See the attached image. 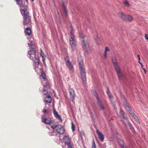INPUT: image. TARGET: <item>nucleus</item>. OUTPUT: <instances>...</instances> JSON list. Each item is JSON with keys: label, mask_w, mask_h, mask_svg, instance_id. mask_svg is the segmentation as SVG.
<instances>
[{"label": "nucleus", "mask_w": 148, "mask_h": 148, "mask_svg": "<svg viewBox=\"0 0 148 148\" xmlns=\"http://www.w3.org/2000/svg\"><path fill=\"white\" fill-rule=\"evenodd\" d=\"M27 6L22 5L20 7V11L24 18L23 25H31V22L29 13L27 11Z\"/></svg>", "instance_id": "f257e3e1"}, {"label": "nucleus", "mask_w": 148, "mask_h": 148, "mask_svg": "<svg viewBox=\"0 0 148 148\" xmlns=\"http://www.w3.org/2000/svg\"><path fill=\"white\" fill-rule=\"evenodd\" d=\"M78 60L79 64V68L80 71V74L82 77V79L83 82H85L86 81V76L83 61L82 58H80L78 59Z\"/></svg>", "instance_id": "f03ea898"}, {"label": "nucleus", "mask_w": 148, "mask_h": 148, "mask_svg": "<svg viewBox=\"0 0 148 148\" xmlns=\"http://www.w3.org/2000/svg\"><path fill=\"white\" fill-rule=\"evenodd\" d=\"M40 78L41 79L44 80L42 84L44 86L47 87L49 86V82L46 77V75L42 69L39 70Z\"/></svg>", "instance_id": "7ed1b4c3"}, {"label": "nucleus", "mask_w": 148, "mask_h": 148, "mask_svg": "<svg viewBox=\"0 0 148 148\" xmlns=\"http://www.w3.org/2000/svg\"><path fill=\"white\" fill-rule=\"evenodd\" d=\"M69 40L70 44L72 49L73 50L75 49L77 47L76 42L72 31L70 33Z\"/></svg>", "instance_id": "20e7f679"}, {"label": "nucleus", "mask_w": 148, "mask_h": 148, "mask_svg": "<svg viewBox=\"0 0 148 148\" xmlns=\"http://www.w3.org/2000/svg\"><path fill=\"white\" fill-rule=\"evenodd\" d=\"M30 58L32 60L35 65L37 63V56L36 55V50L34 48H32L31 50L28 52Z\"/></svg>", "instance_id": "39448f33"}, {"label": "nucleus", "mask_w": 148, "mask_h": 148, "mask_svg": "<svg viewBox=\"0 0 148 148\" xmlns=\"http://www.w3.org/2000/svg\"><path fill=\"white\" fill-rule=\"evenodd\" d=\"M113 63L115 70L118 76L119 79L120 80H121L123 77V75L121 71L120 68L116 62H113Z\"/></svg>", "instance_id": "423d86ee"}, {"label": "nucleus", "mask_w": 148, "mask_h": 148, "mask_svg": "<svg viewBox=\"0 0 148 148\" xmlns=\"http://www.w3.org/2000/svg\"><path fill=\"white\" fill-rule=\"evenodd\" d=\"M50 92H44V101L47 103H50L51 102L52 99L50 96Z\"/></svg>", "instance_id": "0eeeda50"}, {"label": "nucleus", "mask_w": 148, "mask_h": 148, "mask_svg": "<svg viewBox=\"0 0 148 148\" xmlns=\"http://www.w3.org/2000/svg\"><path fill=\"white\" fill-rule=\"evenodd\" d=\"M63 142L66 145H67L68 148H72L71 143V139L69 136H64L63 138Z\"/></svg>", "instance_id": "6e6552de"}, {"label": "nucleus", "mask_w": 148, "mask_h": 148, "mask_svg": "<svg viewBox=\"0 0 148 148\" xmlns=\"http://www.w3.org/2000/svg\"><path fill=\"white\" fill-rule=\"evenodd\" d=\"M41 120L43 123L47 124H50L51 122V119L49 117H46L43 115L41 118Z\"/></svg>", "instance_id": "1a4fd4ad"}, {"label": "nucleus", "mask_w": 148, "mask_h": 148, "mask_svg": "<svg viewBox=\"0 0 148 148\" xmlns=\"http://www.w3.org/2000/svg\"><path fill=\"white\" fill-rule=\"evenodd\" d=\"M94 96L96 97L97 100V104L100 108L102 110L104 109V108L98 96L97 93L96 92H93Z\"/></svg>", "instance_id": "9d476101"}, {"label": "nucleus", "mask_w": 148, "mask_h": 148, "mask_svg": "<svg viewBox=\"0 0 148 148\" xmlns=\"http://www.w3.org/2000/svg\"><path fill=\"white\" fill-rule=\"evenodd\" d=\"M124 104L126 110H127L128 111L130 112V115L132 117H133L134 116H135L136 115L135 114L133 111H132L131 108L130 107L128 104L126 102H124Z\"/></svg>", "instance_id": "9b49d317"}, {"label": "nucleus", "mask_w": 148, "mask_h": 148, "mask_svg": "<svg viewBox=\"0 0 148 148\" xmlns=\"http://www.w3.org/2000/svg\"><path fill=\"white\" fill-rule=\"evenodd\" d=\"M56 131L57 132L60 134H63L65 131V129L64 127L61 125H58L57 128L56 129Z\"/></svg>", "instance_id": "f8f14e48"}, {"label": "nucleus", "mask_w": 148, "mask_h": 148, "mask_svg": "<svg viewBox=\"0 0 148 148\" xmlns=\"http://www.w3.org/2000/svg\"><path fill=\"white\" fill-rule=\"evenodd\" d=\"M69 91L70 95V97L73 103H74V101L75 98V93L73 89L69 87Z\"/></svg>", "instance_id": "ddd939ff"}, {"label": "nucleus", "mask_w": 148, "mask_h": 148, "mask_svg": "<svg viewBox=\"0 0 148 148\" xmlns=\"http://www.w3.org/2000/svg\"><path fill=\"white\" fill-rule=\"evenodd\" d=\"M66 64L70 71L72 72L73 71L74 69L73 65L68 60H67V62H66Z\"/></svg>", "instance_id": "4468645a"}, {"label": "nucleus", "mask_w": 148, "mask_h": 148, "mask_svg": "<svg viewBox=\"0 0 148 148\" xmlns=\"http://www.w3.org/2000/svg\"><path fill=\"white\" fill-rule=\"evenodd\" d=\"M53 114L55 117L57 119H58L61 122H62V120L60 116L58 114L56 111V109L54 108L53 111Z\"/></svg>", "instance_id": "2eb2a0df"}, {"label": "nucleus", "mask_w": 148, "mask_h": 148, "mask_svg": "<svg viewBox=\"0 0 148 148\" xmlns=\"http://www.w3.org/2000/svg\"><path fill=\"white\" fill-rule=\"evenodd\" d=\"M82 47L84 49L86 50L89 47V45L88 41L82 40Z\"/></svg>", "instance_id": "dca6fc26"}, {"label": "nucleus", "mask_w": 148, "mask_h": 148, "mask_svg": "<svg viewBox=\"0 0 148 148\" xmlns=\"http://www.w3.org/2000/svg\"><path fill=\"white\" fill-rule=\"evenodd\" d=\"M96 132L99 139L102 142L104 140V136L101 132L98 130H96Z\"/></svg>", "instance_id": "f3484780"}, {"label": "nucleus", "mask_w": 148, "mask_h": 148, "mask_svg": "<svg viewBox=\"0 0 148 148\" xmlns=\"http://www.w3.org/2000/svg\"><path fill=\"white\" fill-rule=\"evenodd\" d=\"M40 56L42 57V60L43 62V64L45 65H46L45 63V59L46 58V56L42 51L41 49H40Z\"/></svg>", "instance_id": "a211bd4d"}, {"label": "nucleus", "mask_w": 148, "mask_h": 148, "mask_svg": "<svg viewBox=\"0 0 148 148\" xmlns=\"http://www.w3.org/2000/svg\"><path fill=\"white\" fill-rule=\"evenodd\" d=\"M126 16L124 21L131 22L133 20V17L132 16L130 15H126Z\"/></svg>", "instance_id": "6ab92c4d"}, {"label": "nucleus", "mask_w": 148, "mask_h": 148, "mask_svg": "<svg viewBox=\"0 0 148 148\" xmlns=\"http://www.w3.org/2000/svg\"><path fill=\"white\" fill-rule=\"evenodd\" d=\"M126 15L122 12H120L118 14V16L123 21H124Z\"/></svg>", "instance_id": "aec40b11"}, {"label": "nucleus", "mask_w": 148, "mask_h": 148, "mask_svg": "<svg viewBox=\"0 0 148 148\" xmlns=\"http://www.w3.org/2000/svg\"><path fill=\"white\" fill-rule=\"evenodd\" d=\"M25 32L28 36H30L32 33L31 28L29 27L26 28L25 30Z\"/></svg>", "instance_id": "412c9836"}, {"label": "nucleus", "mask_w": 148, "mask_h": 148, "mask_svg": "<svg viewBox=\"0 0 148 148\" xmlns=\"http://www.w3.org/2000/svg\"><path fill=\"white\" fill-rule=\"evenodd\" d=\"M117 141L119 145L121 147H123L124 146V143L123 141L121 139V136H119V137L118 138Z\"/></svg>", "instance_id": "4be33fe9"}, {"label": "nucleus", "mask_w": 148, "mask_h": 148, "mask_svg": "<svg viewBox=\"0 0 148 148\" xmlns=\"http://www.w3.org/2000/svg\"><path fill=\"white\" fill-rule=\"evenodd\" d=\"M122 121L125 125H126L127 124H128L130 123L127 118L125 116H123V117Z\"/></svg>", "instance_id": "5701e85b"}, {"label": "nucleus", "mask_w": 148, "mask_h": 148, "mask_svg": "<svg viewBox=\"0 0 148 148\" xmlns=\"http://www.w3.org/2000/svg\"><path fill=\"white\" fill-rule=\"evenodd\" d=\"M15 1H16L17 4L18 5H21L20 7L22 5L25 6V5H21L23 3V0H15Z\"/></svg>", "instance_id": "b1692460"}, {"label": "nucleus", "mask_w": 148, "mask_h": 148, "mask_svg": "<svg viewBox=\"0 0 148 148\" xmlns=\"http://www.w3.org/2000/svg\"><path fill=\"white\" fill-rule=\"evenodd\" d=\"M106 93H107V94L109 98L111 100V99L113 98V96H112V95H111L110 93L109 92V89L108 88H107V91L106 92Z\"/></svg>", "instance_id": "393cba45"}, {"label": "nucleus", "mask_w": 148, "mask_h": 148, "mask_svg": "<svg viewBox=\"0 0 148 148\" xmlns=\"http://www.w3.org/2000/svg\"><path fill=\"white\" fill-rule=\"evenodd\" d=\"M79 36L80 38V40L82 41V40H84V36L82 32L79 33Z\"/></svg>", "instance_id": "a878e982"}, {"label": "nucleus", "mask_w": 148, "mask_h": 148, "mask_svg": "<svg viewBox=\"0 0 148 148\" xmlns=\"http://www.w3.org/2000/svg\"><path fill=\"white\" fill-rule=\"evenodd\" d=\"M133 118L134 119V120L136 121V122L138 123H140V122L138 119V118L137 117V116L136 115L135 116H134Z\"/></svg>", "instance_id": "bb28decb"}, {"label": "nucleus", "mask_w": 148, "mask_h": 148, "mask_svg": "<svg viewBox=\"0 0 148 148\" xmlns=\"http://www.w3.org/2000/svg\"><path fill=\"white\" fill-rule=\"evenodd\" d=\"M120 114L122 116V117H123V116H124V112L122 110V109H121V108L120 109Z\"/></svg>", "instance_id": "cd10ccee"}, {"label": "nucleus", "mask_w": 148, "mask_h": 148, "mask_svg": "<svg viewBox=\"0 0 148 148\" xmlns=\"http://www.w3.org/2000/svg\"><path fill=\"white\" fill-rule=\"evenodd\" d=\"M48 134L49 135L51 136H54L56 135V133L53 131L52 132H49L48 133Z\"/></svg>", "instance_id": "c85d7f7f"}, {"label": "nucleus", "mask_w": 148, "mask_h": 148, "mask_svg": "<svg viewBox=\"0 0 148 148\" xmlns=\"http://www.w3.org/2000/svg\"><path fill=\"white\" fill-rule=\"evenodd\" d=\"M50 125L51 127L53 129H54L56 128H57V127L58 126V125H52V124H50Z\"/></svg>", "instance_id": "c756f323"}, {"label": "nucleus", "mask_w": 148, "mask_h": 148, "mask_svg": "<svg viewBox=\"0 0 148 148\" xmlns=\"http://www.w3.org/2000/svg\"><path fill=\"white\" fill-rule=\"evenodd\" d=\"M124 3L125 5L128 7H130V6L128 2L127 1H124Z\"/></svg>", "instance_id": "7c9ffc66"}, {"label": "nucleus", "mask_w": 148, "mask_h": 148, "mask_svg": "<svg viewBox=\"0 0 148 148\" xmlns=\"http://www.w3.org/2000/svg\"><path fill=\"white\" fill-rule=\"evenodd\" d=\"M91 148H96V146L94 140H93L92 145Z\"/></svg>", "instance_id": "2f4dec72"}, {"label": "nucleus", "mask_w": 148, "mask_h": 148, "mask_svg": "<svg viewBox=\"0 0 148 148\" xmlns=\"http://www.w3.org/2000/svg\"><path fill=\"white\" fill-rule=\"evenodd\" d=\"M71 124H72L71 128L72 129V131L73 132H74L75 130V126L73 125V122L71 123Z\"/></svg>", "instance_id": "473e14b6"}, {"label": "nucleus", "mask_w": 148, "mask_h": 148, "mask_svg": "<svg viewBox=\"0 0 148 148\" xmlns=\"http://www.w3.org/2000/svg\"><path fill=\"white\" fill-rule=\"evenodd\" d=\"M80 135L81 137H82L83 136H84V132L82 131H81L80 132Z\"/></svg>", "instance_id": "72a5a7b5"}, {"label": "nucleus", "mask_w": 148, "mask_h": 148, "mask_svg": "<svg viewBox=\"0 0 148 148\" xmlns=\"http://www.w3.org/2000/svg\"><path fill=\"white\" fill-rule=\"evenodd\" d=\"M64 12L65 14V15L66 16H67L68 14L67 12V10H66V8H65V7L64 6Z\"/></svg>", "instance_id": "f704fd0d"}, {"label": "nucleus", "mask_w": 148, "mask_h": 148, "mask_svg": "<svg viewBox=\"0 0 148 148\" xmlns=\"http://www.w3.org/2000/svg\"><path fill=\"white\" fill-rule=\"evenodd\" d=\"M64 59L66 61V62H67V60H69L68 56H67L66 57L64 58Z\"/></svg>", "instance_id": "c9c22d12"}, {"label": "nucleus", "mask_w": 148, "mask_h": 148, "mask_svg": "<svg viewBox=\"0 0 148 148\" xmlns=\"http://www.w3.org/2000/svg\"><path fill=\"white\" fill-rule=\"evenodd\" d=\"M105 51L106 52H107V51H108L110 52V50H109V48L108 47H106Z\"/></svg>", "instance_id": "e433bc0d"}, {"label": "nucleus", "mask_w": 148, "mask_h": 148, "mask_svg": "<svg viewBox=\"0 0 148 148\" xmlns=\"http://www.w3.org/2000/svg\"><path fill=\"white\" fill-rule=\"evenodd\" d=\"M145 38L146 40H148V34H145Z\"/></svg>", "instance_id": "4c0bfd02"}, {"label": "nucleus", "mask_w": 148, "mask_h": 148, "mask_svg": "<svg viewBox=\"0 0 148 148\" xmlns=\"http://www.w3.org/2000/svg\"><path fill=\"white\" fill-rule=\"evenodd\" d=\"M138 62L141 65L142 68H143V65L142 63L140 62V61H138Z\"/></svg>", "instance_id": "58836bf2"}, {"label": "nucleus", "mask_w": 148, "mask_h": 148, "mask_svg": "<svg viewBox=\"0 0 148 148\" xmlns=\"http://www.w3.org/2000/svg\"><path fill=\"white\" fill-rule=\"evenodd\" d=\"M128 124L129 125L130 127V128L131 129L133 128L132 125L131 124V123H130Z\"/></svg>", "instance_id": "ea45409f"}, {"label": "nucleus", "mask_w": 148, "mask_h": 148, "mask_svg": "<svg viewBox=\"0 0 148 148\" xmlns=\"http://www.w3.org/2000/svg\"><path fill=\"white\" fill-rule=\"evenodd\" d=\"M42 111L44 113H47V111L46 109L43 110Z\"/></svg>", "instance_id": "a19ab883"}, {"label": "nucleus", "mask_w": 148, "mask_h": 148, "mask_svg": "<svg viewBox=\"0 0 148 148\" xmlns=\"http://www.w3.org/2000/svg\"><path fill=\"white\" fill-rule=\"evenodd\" d=\"M144 70V71L145 73H146V70L143 67V68H142Z\"/></svg>", "instance_id": "79ce46f5"}, {"label": "nucleus", "mask_w": 148, "mask_h": 148, "mask_svg": "<svg viewBox=\"0 0 148 148\" xmlns=\"http://www.w3.org/2000/svg\"><path fill=\"white\" fill-rule=\"evenodd\" d=\"M138 61H140V56L139 55H138Z\"/></svg>", "instance_id": "37998d69"}, {"label": "nucleus", "mask_w": 148, "mask_h": 148, "mask_svg": "<svg viewBox=\"0 0 148 148\" xmlns=\"http://www.w3.org/2000/svg\"><path fill=\"white\" fill-rule=\"evenodd\" d=\"M104 57L105 58H106L107 57V54H104Z\"/></svg>", "instance_id": "c03bdc74"}, {"label": "nucleus", "mask_w": 148, "mask_h": 148, "mask_svg": "<svg viewBox=\"0 0 148 148\" xmlns=\"http://www.w3.org/2000/svg\"><path fill=\"white\" fill-rule=\"evenodd\" d=\"M34 18L35 19H36V14H34Z\"/></svg>", "instance_id": "a18cd8bd"}, {"label": "nucleus", "mask_w": 148, "mask_h": 148, "mask_svg": "<svg viewBox=\"0 0 148 148\" xmlns=\"http://www.w3.org/2000/svg\"><path fill=\"white\" fill-rule=\"evenodd\" d=\"M39 60L38 59V62H37L38 65L39 64Z\"/></svg>", "instance_id": "49530a36"}, {"label": "nucleus", "mask_w": 148, "mask_h": 148, "mask_svg": "<svg viewBox=\"0 0 148 148\" xmlns=\"http://www.w3.org/2000/svg\"><path fill=\"white\" fill-rule=\"evenodd\" d=\"M90 114H91V116H92V112H91L90 113Z\"/></svg>", "instance_id": "de8ad7c7"}, {"label": "nucleus", "mask_w": 148, "mask_h": 148, "mask_svg": "<svg viewBox=\"0 0 148 148\" xmlns=\"http://www.w3.org/2000/svg\"><path fill=\"white\" fill-rule=\"evenodd\" d=\"M121 148H126L124 146H123V147H121Z\"/></svg>", "instance_id": "09e8293b"}, {"label": "nucleus", "mask_w": 148, "mask_h": 148, "mask_svg": "<svg viewBox=\"0 0 148 148\" xmlns=\"http://www.w3.org/2000/svg\"><path fill=\"white\" fill-rule=\"evenodd\" d=\"M104 54H107L106 52L105 51V52H104Z\"/></svg>", "instance_id": "8fccbe9b"}, {"label": "nucleus", "mask_w": 148, "mask_h": 148, "mask_svg": "<svg viewBox=\"0 0 148 148\" xmlns=\"http://www.w3.org/2000/svg\"><path fill=\"white\" fill-rule=\"evenodd\" d=\"M25 1H26V2L27 3V2H28V0H25Z\"/></svg>", "instance_id": "3c124183"}, {"label": "nucleus", "mask_w": 148, "mask_h": 148, "mask_svg": "<svg viewBox=\"0 0 148 148\" xmlns=\"http://www.w3.org/2000/svg\"><path fill=\"white\" fill-rule=\"evenodd\" d=\"M31 0L32 1H33L34 0Z\"/></svg>", "instance_id": "603ef678"}, {"label": "nucleus", "mask_w": 148, "mask_h": 148, "mask_svg": "<svg viewBox=\"0 0 148 148\" xmlns=\"http://www.w3.org/2000/svg\"><path fill=\"white\" fill-rule=\"evenodd\" d=\"M44 92H45V90H44Z\"/></svg>", "instance_id": "864d4df0"}]
</instances>
